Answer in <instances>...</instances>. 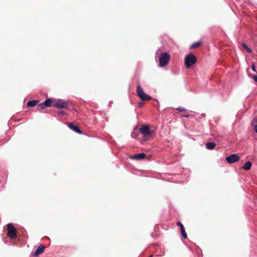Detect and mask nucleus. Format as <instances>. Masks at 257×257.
<instances>
[{
    "label": "nucleus",
    "instance_id": "obj_14",
    "mask_svg": "<svg viewBox=\"0 0 257 257\" xmlns=\"http://www.w3.org/2000/svg\"><path fill=\"white\" fill-rule=\"evenodd\" d=\"M39 102L38 100H30L27 102L28 107H33L38 104Z\"/></svg>",
    "mask_w": 257,
    "mask_h": 257
},
{
    "label": "nucleus",
    "instance_id": "obj_16",
    "mask_svg": "<svg viewBox=\"0 0 257 257\" xmlns=\"http://www.w3.org/2000/svg\"><path fill=\"white\" fill-rule=\"evenodd\" d=\"M206 148L208 150H212L216 146V144L214 142L207 143L205 145Z\"/></svg>",
    "mask_w": 257,
    "mask_h": 257
},
{
    "label": "nucleus",
    "instance_id": "obj_2",
    "mask_svg": "<svg viewBox=\"0 0 257 257\" xmlns=\"http://www.w3.org/2000/svg\"><path fill=\"white\" fill-rule=\"evenodd\" d=\"M197 62V58L194 54H189L185 58V65L187 68H190L191 65Z\"/></svg>",
    "mask_w": 257,
    "mask_h": 257
},
{
    "label": "nucleus",
    "instance_id": "obj_25",
    "mask_svg": "<svg viewBox=\"0 0 257 257\" xmlns=\"http://www.w3.org/2000/svg\"><path fill=\"white\" fill-rule=\"evenodd\" d=\"M189 115H188V114H186V115H183V116L186 117H189Z\"/></svg>",
    "mask_w": 257,
    "mask_h": 257
},
{
    "label": "nucleus",
    "instance_id": "obj_19",
    "mask_svg": "<svg viewBox=\"0 0 257 257\" xmlns=\"http://www.w3.org/2000/svg\"><path fill=\"white\" fill-rule=\"evenodd\" d=\"M242 47L246 50L247 52L249 53H251L252 52V50L250 49L246 44L243 43L242 44Z\"/></svg>",
    "mask_w": 257,
    "mask_h": 257
},
{
    "label": "nucleus",
    "instance_id": "obj_15",
    "mask_svg": "<svg viewBox=\"0 0 257 257\" xmlns=\"http://www.w3.org/2000/svg\"><path fill=\"white\" fill-rule=\"evenodd\" d=\"M251 167V163L249 161L246 162L245 163L243 164L242 166V168L245 170L248 171L250 169Z\"/></svg>",
    "mask_w": 257,
    "mask_h": 257
},
{
    "label": "nucleus",
    "instance_id": "obj_6",
    "mask_svg": "<svg viewBox=\"0 0 257 257\" xmlns=\"http://www.w3.org/2000/svg\"><path fill=\"white\" fill-rule=\"evenodd\" d=\"M8 233L7 235L12 239L16 238L17 237L16 234V229L11 223H9L7 225Z\"/></svg>",
    "mask_w": 257,
    "mask_h": 257
},
{
    "label": "nucleus",
    "instance_id": "obj_7",
    "mask_svg": "<svg viewBox=\"0 0 257 257\" xmlns=\"http://www.w3.org/2000/svg\"><path fill=\"white\" fill-rule=\"evenodd\" d=\"M225 160L228 163L232 164L237 162L239 160V157L236 154H233L227 157Z\"/></svg>",
    "mask_w": 257,
    "mask_h": 257
},
{
    "label": "nucleus",
    "instance_id": "obj_1",
    "mask_svg": "<svg viewBox=\"0 0 257 257\" xmlns=\"http://www.w3.org/2000/svg\"><path fill=\"white\" fill-rule=\"evenodd\" d=\"M140 133L142 135L143 140L147 141L151 138L153 137L154 132L153 131H151L149 126L144 125L140 130Z\"/></svg>",
    "mask_w": 257,
    "mask_h": 257
},
{
    "label": "nucleus",
    "instance_id": "obj_23",
    "mask_svg": "<svg viewBox=\"0 0 257 257\" xmlns=\"http://www.w3.org/2000/svg\"><path fill=\"white\" fill-rule=\"evenodd\" d=\"M59 113L62 114V115H64L66 113L64 111H60Z\"/></svg>",
    "mask_w": 257,
    "mask_h": 257
},
{
    "label": "nucleus",
    "instance_id": "obj_8",
    "mask_svg": "<svg viewBox=\"0 0 257 257\" xmlns=\"http://www.w3.org/2000/svg\"><path fill=\"white\" fill-rule=\"evenodd\" d=\"M45 247L42 244L40 245L34 253L35 256H37L44 252Z\"/></svg>",
    "mask_w": 257,
    "mask_h": 257
},
{
    "label": "nucleus",
    "instance_id": "obj_22",
    "mask_svg": "<svg viewBox=\"0 0 257 257\" xmlns=\"http://www.w3.org/2000/svg\"><path fill=\"white\" fill-rule=\"evenodd\" d=\"M252 78L253 79L254 81L255 82H257V76L256 75H254L252 76Z\"/></svg>",
    "mask_w": 257,
    "mask_h": 257
},
{
    "label": "nucleus",
    "instance_id": "obj_26",
    "mask_svg": "<svg viewBox=\"0 0 257 257\" xmlns=\"http://www.w3.org/2000/svg\"><path fill=\"white\" fill-rule=\"evenodd\" d=\"M152 255H151L150 257H152Z\"/></svg>",
    "mask_w": 257,
    "mask_h": 257
},
{
    "label": "nucleus",
    "instance_id": "obj_20",
    "mask_svg": "<svg viewBox=\"0 0 257 257\" xmlns=\"http://www.w3.org/2000/svg\"><path fill=\"white\" fill-rule=\"evenodd\" d=\"M251 68L253 71L257 72V70H256L255 66L254 63L252 64Z\"/></svg>",
    "mask_w": 257,
    "mask_h": 257
},
{
    "label": "nucleus",
    "instance_id": "obj_9",
    "mask_svg": "<svg viewBox=\"0 0 257 257\" xmlns=\"http://www.w3.org/2000/svg\"><path fill=\"white\" fill-rule=\"evenodd\" d=\"M176 224L178 226H179L180 227L181 233V235H182V237L184 238H185V239L187 238V235L185 231V228H184L183 225L182 224V223L180 222H177Z\"/></svg>",
    "mask_w": 257,
    "mask_h": 257
},
{
    "label": "nucleus",
    "instance_id": "obj_3",
    "mask_svg": "<svg viewBox=\"0 0 257 257\" xmlns=\"http://www.w3.org/2000/svg\"><path fill=\"white\" fill-rule=\"evenodd\" d=\"M170 55L167 52L162 53L159 57V66L160 67L165 66L170 61Z\"/></svg>",
    "mask_w": 257,
    "mask_h": 257
},
{
    "label": "nucleus",
    "instance_id": "obj_10",
    "mask_svg": "<svg viewBox=\"0 0 257 257\" xmlns=\"http://www.w3.org/2000/svg\"><path fill=\"white\" fill-rule=\"evenodd\" d=\"M146 156V155L145 153H142L135 155L134 156H131L130 158L131 159L139 160L144 159Z\"/></svg>",
    "mask_w": 257,
    "mask_h": 257
},
{
    "label": "nucleus",
    "instance_id": "obj_18",
    "mask_svg": "<svg viewBox=\"0 0 257 257\" xmlns=\"http://www.w3.org/2000/svg\"><path fill=\"white\" fill-rule=\"evenodd\" d=\"M46 108L45 105H44V103H41L40 104L38 103L37 108L38 110L41 111L44 109Z\"/></svg>",
    "mask_w": 257,
    "mask_h": 257
},
{
    "label": "nucleus",
    "instance_id": "obj_4",
    "mask_svg": "<svg viewBox=\"0 0 257 257\" xmlns=\"http://www.w3.org/2000/svg\"><path fill=\"white\" fill-rule=\"evenodd\" d=\"M137 95L143 101L149 100L152 99V97L146 94L143 91L142 88L140 85H138L137 88Z\"/></svg>",
    "mask_w": 257,
    "mask_h": 257
},
{
    "label": "nucleus",
    "instance_id": "obj_12",
    "mask_svg": "<svg viewBox=\"0 0 257 257\" xmlns=\"http://www.w3.org/2000/svg\"><path fill=\"white\" fill-rule=\"evenodd\" d=\"M54 100H52L51 98H47L45 100L44 102V105H45L46 107H50L52 105L53 106Z\"/></svg>",
    "mask_w": 257,
    "mask_h": 257
},
{
    "label": "nucleus",
    "instance_id": "obj_13",
    "mask_svg": "<svg viewBox=\"0 0 257 257\" xmlns=\"http://www.w3.org/2000/svg\"><path fill=\"white\" fill-rule=\"evenodd\" d=\"M251 124L253 128V130L257 133V117H255L253 118Z\"/></svg>",
    "mask_w": 257,
    "mask_h": 257
},
{
    "label": "nucleus",
    "instance_id": "obj_21",
    "mask_svg": "<svg viewBox=\"0 0 257 257\" xmlns=\"http://www.w3.org/2000/svg\"><path fill=\"white\" fill-rule=\"evenodd\" d=\"M177 109L179 111H180V112H182V111H185V109L183 107H178V108H177Z\"/></svg>",
    "mask_w": 257,
    "mask_h": 257
},
{
    "label": "nucleus",
    "instance_id": "obj_17",
    "mask_svg": "<svg viewBox=\"0 0 257 257\" xmlns=\"http://www.w3.org/2000/svg\"><path fill=\"white\" fill-rule=\"evenodd\" d=\"M201 45H202V42H201V41L193 43L192 45H191L190 46V48L191 49H196V48L199 47L200 46H201Z\"/></svg>",
    "mask_w": 257,
    "mask_h": 257
},
{
    "label": "nucleus",
    "instance_id": "obj_11",
    "mask_svg": "<svg viewBox=\"0 0 257 257\" xmlns=\"http://www.w3.org/2000/svg\"><path fill=\"white\" fill-rule=\"evenodd\" d=\"M68 125L69 127V128H70L71 130H72L76 133L79 134H82V131L79 129V128L77 126L74 125L72 123L69 122Z\"/></svg>",
    "mask_w": 257,
    "mask_h": 257
},
{
    "label": "nucleus",
    "instance_id": "obj_5",
    "mask_svg": "<svg viewBox=\"0 0 257 257\" xmlns=\"http://www.w3.org/2000/svg\"><path fill=\"white\" fill-rule=\"evenodd\" d=\"M68 103L66 101H65L62 99L59 100H54L53 102V106L58 108V109H62V108H66L68 107Z\"/></svg>",
    "mask_w": 257,
    "mask_h": 257
},
{
    "label": "nucleus",
    "instance_id": "obj_24",
    "mask_svg": "<svg viewBox=\"0 0 257 257\" xmlns=\"http://www.w3.org/2000/svg\"><path fill=\"white\" fill-rule=\"evenodd\" d=\"M138 105H139V107H142L143 105V102H140L138 104Z\"/></svg>",
    "mask_w": 257,
    "mask_h": 257
}]
</instances>
